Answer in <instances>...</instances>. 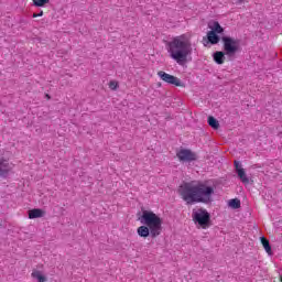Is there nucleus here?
<instances>
[{
	"instance_id": "2",
	"label": "nucleus",
	"mask_w": 282,
	"mask_h": 282,
	"mask_svg": "<svg viewBox=\"0 0 282 282\" xmlns=\"http://www.w3.org/2000/svg\"><path fill=\"white\" fill-rule=\"evenodd\" d=\"M166 50L172 61H175L177 65H184L188 62V56L193 54V43L188 35L183 34L167 42Z\"/></svg>"
},
{
	"instance_id": "18",
	"label": "nucleus",
	"mask_w": 282,
	"mask_h": 282,
	"mask_svg": "<svg viewBox=\"0 0 282 282\" xmlns=\"http://www.w3.org/2000/svg\"><path fill=\"white\" fill-rule=\"evenodd\" d=\"M229 206L235 209L241 208V200L234 198V199L229 200Z\"/></svg>"
},
{
	"instance_id": "7",
	"label": "nucleus",
	"mask_w": 282,
	"mask_h": 282,
	"mask_svg": "<svg viewBox=\"0 0 282 282\" xmlns=\"http://www.w3.org/2000/svg\"><path fill=\"white\" fill-rule=\"evenodd\" d=\"M158 76L161 78V80H164V83H169V85H175V87H182V80H180V78L171 74L160 70L158 73Z\"/></svg>"
},
{
	"instance_id": "12",
	"label": "nucleus",
	"mask_w": 282,
	"mask_h": 282,
	"mask_svg": "<svg viewBox=\"0 0 282 282\" xmlns=\"http://www.w3.org/2000/svg\"><path fill=\"white\" fill-rule=\"evenodd\" d=\"M32 279H36L37 282H45L47 281V278L43 275V272L34 269L31 273Z\"/></svg>"
},
{
	"instance_id": "10",
	"label": "nucleus",
	"mask_w": 282,
	"mask_h": 282,
	"mask_svg": "<svg viewBox=\"0 0 282 282\" xmlns=\"http://www.w3.org/2000/svg\"><path fill=\"white\" fill-rule=\"evenodd\" d=\"M206 43H212V45H217V43H219V35H217V33H215V31H209L207 33Z\"/></svg>"
},
{
	"instance_id": "6",
	"label": "nucleus",
	"mask_w": 282,
	"mask_h": 282,
	"mask_svg": "<svg viewBox=\"0 0 282 282\" xmlns=\"http://www.w3.org/2000/svg\"><path fill=\"white\" fill-rule=\"evenodd\" d=\"M176 158L180 162H195V160H197V154L189 149H180L176 152Z\"/></svg>"
},
{
	"instance_id": "13",
	"label": "nucleus",
	"mask_w": 282,
	"mask_h": 282,
	"mask_svg": "<svg viewBox=\"0 0 282 282\" xmlns=\"http://www.w3.org/2000/svg\"><path fill=\"white\" fill-rule=\"evenodd\" d=\"M137 232L139 235V237H149L151 235V229L145 225V226H140L138 229H137Z\"/></svg>"
},
{
	"instance_id": "14",
	"label": "nucleus",
	"mask_w": 282,
	"mask_h": 282,
	"mask_svg": "<svg viewBox=\"0 0 282 282\" xmlns=\"http://www.w3.org/2000/svg\"><path fill=\"white\" fill-rule=\"evenodd\" d=\"M209 28L212 29V32H214V34L224 33V28L221 26V24H219V22H213L212 24H209Z\"/></svg>"
},
{
	"instance_id": "9",
	"label": "nucleus",
	"mask_w": 282,
	"mask_h": 282,
	"mask_svg": "<svg viewBox=\"0 0 282 282\" xmlns=\"http://www.w3.org/2000/svg\"><path fill=\"white\" fill-rule=\"evenodd\" d=\"M45 215V212L40 208H34L29 212V219H39Z\"/></svg>"
},
{
	"instance_id": "16",
	"label": "nucleus",
	"mask_w": 282,
	"mask_h": 282,
	"mask_svg": "<svg viewBox=\"0 0 282 282\" xmlns=\"http://www.w3.org/2000/svg\"><path fill=\"white\" fill-rule=\"evenodd\" d=\"M261 243H262L265 252H268V254H272V247H270V241H268V239L261 237Z\"/></svg>"
},
{
	"instance_id": "21",
	"label": "nucleus",
	"mask_w": 282,
	"mask_h": 282,
	"mask_svg": "<svg viewBox=\"0 0 282 282\" xmlns=\"http://www.w3.org/2000/svg\"><path fill=\"white\" fill-rule=\"evenodd\" d=\"M235 169H236V173H238L239 171H242L243 169L241 167V163L238 161H235Z\"/></svg>"
},
{
	"instance_id": "4",
	"label": "nucleus",
	"mask_w": 282,
	"mask_h": 282,
	"mask_svg": "<svg viewBox=\"0 0 282 282\" xmlns=\"http://www.w3.org/2000/svg\"><path fill=\"white\" fill-rule=\"evenodd\" d=\"M192 219L194 223L198 224L200 228H208L210 225V214H208V210L206 209H194L192 212Z\"/></svg>"
},
{
	"instance_id": "23",
	"label": "nucleus",
	"mask_w": 282,
	"mask_h": 282,
	"mask_svg": "<svg viewBox=\"0 0 282 282\" xmlns=\"http://www.w3.org/2000/svg\"><path fill=\"white\" fill-rule=\"evenodd\" d=\"M45 98H47V100H50L51 97H50V95L46 94V95H45Z\"/></svg>"
},
{
	"instance_id": "11",
	"label": "nucleus",
	"mask_w": 282,
	"mask_h": 282,
	"mask_svg": "<svg viewBox=\"0 0 282 282\" xmlns=\"http://www.w3.org/2000/svg\"><path fill=\"white\" fill-rule=\"evenodd\" d=\"M214 61L217 63V65H224V62L226 61V54L221 51H217L214 53Z\"/></svg>"
},
{
	"instance_id": "3",
	"label": "nucleus",
	"mask_w": 282,
	"mask_h": 282,
	"mask_svg": "<svg viewBox=\"0 0 282 282\" xmlns=\"http://www.w3.org/2000/svg\"><path fill=\"white\" fill-rule=\"evenodd\" d=\"M139 221H141L143 226L150 228L151 237H160V234L162 232V218H160L155 213L144 210L142 216L139 218Z\"/></svg>"
},
{
	"instance_id": "20",
	"label": "nucleus",
	"mask_w": 282,
	"mask_h": 282,
	"mask_svg": "<svg viewBox=\"0 0 282 282\" xmlns=\"http://www.w3.org/2000/svg\"><path fill=\"white\" fill-rule=\"evenodd\" d=\"M118 87H119V84L117 80H111L109 83V89H111L112 91H116V89H118Z\"/></svg>"
},
{
	"instance_id": "1",
	"label": "nucleus",
	"mask_w": 282,
	"mask_h": 282,
	"mask_svg": "<svg viewBox=\"0 0 282 282\" xmlns=\"http://www.w3.org/2000/svg\"><path fill=\"white\" fill-rule=\"evenodd\" d=\"M178 194L186 204H210L215 188L206 183L192 181L181 185Z\"/></svg>"
},
{
	"instance_id": "25",
	"label": "nucleus",
	"mask_w": 282,
	"mask_h": 282,
	"mask_svg": "<svg viewBox=\"0 0 282 282\" xmlns=\"http://www.w3.org/2000/svg\"><path fill=\"white\" fill-rule=\"evenodd\" d=\"M281 282H282V276H281Z\"/></svg>"
},
{
	"instance_id": "22",
	"label": "nucleus",
	"mask_w": 282,
	"mask_h": 282,
	"mask_svg": "<svg viewBox=\"0 0 282 282\" xmlns=\"http://www.w3.org/2000/svg\"><path fill=\"white\" fill-rule=\"evenodd\" d=\"M36 17H43V11H41L40 13H33V19H36Z\"/></svg>"
},
{
	"instance_id": "24",
	"label": "nucleus",
	"mask_w": 282,
	"mask_h": 282,
	"mask_svg": "<svg viewBox=\"0 0 282 282\" xmlns=\"http://www.w3.org/2000/svg\"><path fill=\"white\" fill-rule=\"evenodd\" d=\"M203 41H204V45H206V39H204Z\"/></svg>"
},
{
	"instance_id": "5",
	"label": "nucleus",
	"mask_w": 282,
	"mask_h": 282,
	"mask_svg": "<svg viewBox=\"0 0 282 282\" xmlns=\"http://www.w3.org/2000/svg\"><path fill=\"white\" fill-rule=\"evenodd\" d=\"M221 41L224 52L227 54V56H231V54H237V52L241 47V41H239V39L223 36Z\"/></svg>"
},
{
	"instance_id": "17",
	"label": "nucleus",
	"mask_w": 282,
	"mask_h": 282,
	"mask_svg": "<svg viewBox=\"0 0 282 282\" xmlns=\"http://www.w3.org/2000/svg\"><path fill=\"white\" fill-rule=\"evenodd\" d=\"M208 124L212 127V129H219V121L215 119V117H209L208 118Z\"/></svg>"
},
{
	"instance_id": "19",
	"label": "nucleus",
	"mask_w": 282,
	"mask_h": 282,
	"mask_svg": "<svg viewBox=\"0 0 282 282\" xmlns=\"http://www.w3.org/2000/svg\"><path fill=\"white\" fill-rule=\"evenodd\" d=\"M50 3V0H33V6L36 8H43Z\"/></svg>"
},
{
	"instance_id": "15",
	"label": "nucleus",
	"mask_w": 282,
	"mask_h": 282,
	"mask_svg": "<svg viewBox=\"0 0 282 282\" xmlns=\"http://www.w3.org/2000/svg\"><path fill=\"white\" fill-rule=\"evenodd\" d=\"M237 175L242 184H250V178L246 175V170H238Z\"/></svg>"
},
{
	"instance_id": "8",
	"label": "nucleus",
	"mask_w": 282,
	"mask_h": 282,
	"mask_svg": "<svg viewBox=\"0 0 282 282\" xmlns=\"http://www.w3.org/2000/svg\"><path fill=\"white\" fill-rule=\"evenodd\" d=\"M11 171L12 167L10 166V163H8V161H0V177H8Z\"/></svg>"
}]
</instances>
